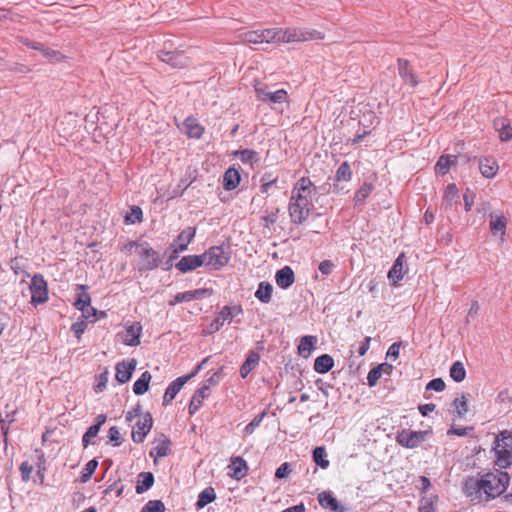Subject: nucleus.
Wrapping results in <instances>:
<instances>
[{
	"instance_id": "37998d69",
	"label": "nucleus",
	"mask_w": 512,
	"mask_h": 512,
	"mask_svg": "<svg viewBox=\"0 0 512 512\" xmlns=\"http://www.w3.org/2000/svg\"><path fill=\"white\" fill-rule=\"evenodd\" d=\"M258 362H259V355L256 353H251L240 368L241 377L246 378L248 376V374L256 367Z\"/></svg>"
},
{
	"instance_id": "4be33fe9",
	"label": "nucleus",
	"mask_w": 512,
	"mask_h": 512,
	"mask_svg": "<svg viewBox=\"0 0 512 512\" xmlns=\"http://www.w3.org/2000/svg\"><path fill=\"white\" fill-rule=\"evenodd\" d=\"M319 504L325 508L330 509L333 512H345L344 506L340 505L338 500L332 495L331 492L323 491L318 495Z\"/></svg>"
},
{
	"instance_id": "864d4df0",
	"label": "nucleus",
	"mask_w": 512,
	"mask_h": 512,
	"mask_svg": "<svg viewBox=\"0 0 512 512\" xmlns=\"http://www.w3.org/2000/svg\"><path fill=\"white\" fill-rule=\"evenodd\" d=\"M44 57H46L48 60L52 62H62L65 60V56L56 50L46 48L42 46V49L40 50Z\"/></svg>"
},
{
	"instance_id": "c9c22d12",
	"label": "nucleus",
	"mask_w": 512,
	"mask_h": 512,
	"mask_svg": "<svg viewBox=\"0 0 512 512\" xmlns=\"http://www.w3.org/2000/svg\"><path fill=\"white\" fill-rule=\"evenodd\" d=\"M317 343V338L315 336H304L301 338L300 344L298 345V353L303 357L310 356L312 350L314 349Z\"/></svg>"
},
{
	"instance_id": "f257e3e1",
	"label": "nucleus",
	"mask_w": 512,
	"mask_h": 512,
	"mask_svg": "<svg viewBox=\"0 0 512 512\" xmlns=\"http://www.w3.org/2000/svg\"><path fill=\"white\" fill-rule=\"evenodd\" d=\"M510 476L495 470L478 476L467 477L462 484L464 495L472 502H487L502 495L508 488Z\"/></svg>"
},
{
	"instance_id": "9b49d317",
	"label": "nucleus",
	"mask_w": 512,
	"mask_h": 512,
	"mask_svg": "<svg viewBox=\"0 0 512 512\" xmlns=\"http://www.w3.org/2000/svg\"><path fill=\"white\" fill-rule=\"evenodd\" d=\"M31 303L33 305L44 303L48 300L47 281L40 274H35L30 283Z\"/></svg>"
},
{
	"instance_id": "f03ea898",
	"label": "nucleus",
	"mask_w": 512,
	"mask_h": 512,
	"mask_svg": "<svg viewBox=\"0 0 512 512\" xmlns=\"http://www.w3.org/2000/svg\"><path fill=\"white\" fill-rule=\"evenodd\" d=\"M315 192L316 187L308 177H302L295 183L288 203L292 223L299 225L309 218Z\"/></svg>"
},
{
	"instance_id": "e2e57ef3",
	"label": "nucleus",
	"mask_w": 512,
	"mask_h": 512,
	"mask_svg": "<svg viewBox=\"0 0 512 512\" xmlns=\"http://www.w3.org/2000/svg\"><path fill=\"white\" fill-rule=\"evenodd\" d=\"M381 371L379 369V367H375L373 369H371L369 372H368V375H367V381H368V385L370 387H373L376 385L377 381L380 379L381 377Z\"/></svg>"
},
{
	"instance_id": "412c9836",
	"label": "nucleus",
	"mask_w": 512,
	"mask_h": 512,
	"mask_svg": "<svg viewBox=\"0 0 512 512\" xmlns=\"http://www.w3.org/2000/svg\"><path fill=\"white\" fill-rule=\"evenodd\" d=\"M398 70L399 75L403 79V81L412 87L418 85V78L416 74L413 72L410 63L405 59H398Z\"/></svg>"
},
{
	"instance_id": "bf43d9fd",
	"label": "nucleus",
	"mask_w": 512,
	"mask_h": 512,
	"mask_svg": "<svg viewBox=\"0 0 512 512\" xmlns=\"http://www.w3.org/2000/svg\"><path fill=\"white\" fill-rule=\"evenodd\" d=\"M109 379V372L105 369L102 373L97 377V383L94 387L96 393H101L106 389L107 383Z\"/></svg>"
},
{
	"instance_id": "20e7f679",
	"label": "nucleus",
	"mask_w": 512,
	"mask_h": 512,
	"mask_svg": "<svg viewBox=\"0 0 512 512\" xmlns=\"http://www.w3.org/2000/svg\"><path fill=\"white\" fill-rule=\"evenodd\" d=\"M495 465L506 469L512 465V435L501 433L495 441Z\"/></svg>"
},
{
	"instance_id": "774afa93",
	"label": "nucleus",
	"mask_w": 512,
	"mask_h": 512,
	"mask_svg": "<svg viewBox=\"0 0 512 512\" xmlns=\"http://www.w3.org/2000/svg\"><path fill=\"white\" fill-rule=\"evenodd\" d=\"M142 244L140 243H137L135 241H129L128 243H126L125 245H123V247L121 248V250L126 253L127 255H131L132 253H138V248L141 246Z\"/></svg>"
},
{
	"instance_id": "69168bd1",
	"label": "nucleus",
	"mask_w": 512,
	"mask_h": 512,
	"mask_svg": "<svg viewBox=\"0 0 512 512\" xmlns=\"http://www.w3.org/2000/svg\"><path fill=\"white\" fill-rule=\"evenodd\" d=\"M87 328V323L85 320H79L72 324L71 330L74 332L75 336L80 339L82 334L85 332Z\"/></svg>"
},
{
	"instance_id": "6ab92c4d",
	"label": "nucleus",
	"mask_w": 512,
	"mask_h": 512,
	"mask_svg": "<svg viewBox=\"0 0 512 512\" xmlns=\"http://www.w3.org/2000/svg\"><path fill=\"white\" fill-rule=\"evenodd\" d=\"M204 265V260L201 255H187L182 257L176 264V268L182 273L192 271Z\"/></svg>"
},
{
	"instance_id": "09e8293b",
	"label": "nucleus",
	"mask_w": 512,
	"mask_h": 512,
	"mask_svg": "<svg viewBox=\"0 0 512 512\" xmlns=\"http://www.w3.org/2000/svg\"><path fill=\"white\" fill-rule=\"evenodd\" d=\"M97 466H98V462L95 459H92L86 463L85 467L83 468V470L81 472V476H80L81 483H86L91 479Z\"/></svg>"
},
{
	"instance_id": "c03bdc74",
	"label": "nucleus",
	"mask_w": 512,
	"mask_h": 512,
	"mask_svg": "<svg viewBox=\"0 0 512 512\" xmlns=\"http://www.w3.org/2000/svg\"><path fill=\"white\" fill-rule=\"evenodd\" d=\"M450 377L455 382H462L466 378V370L461 361H456L452 364L450 371H449Z\"/></svg>"
},
{
	"instance_id": "7ed1b4c3",
	"label": "nucleus",
	"mask_w": 512,
	"mask_h": 512,
	"mask_svg": "<svg viewBox=\"0 0 512 512\" xmlns=\"http://www.w3.org/2000/svg\"><path fill=\"white\" fill-rule=\"evenodd\" d=\"M278 37L280 43L307 42L323 40L325 33L317 29L302 27L278 28Z\"/></svg>"
},
{
	"instance_id": "2f4dec72",
	"label": "nucleus",
	"mask_w": 512,
	"mask_h": 512,
	"mask_svg": "<svg viewBox=\"0 0 512 512\" xmlns=\"http://www.w3.org/2000/svg\"><path fill=\"white\" fill-rule=\"evenodd\" d=\"M457 160L458 158L455 155L440 156L435 165V172L441 175L447 174L449 172L450 167L457 163Z\"/></svg>"
},
{
	"instance_id": "de8ad7c7",
	"label": "nucleus",
	"mask_w": 512,
	"mask_h": 512,
	"mask_svg": "<svg viewBox=\"0 0 512 512\" xmlns=\"http://www.w3.org/2000/svg\"><path fill=\"white\" fill-rule=\"evenodd\" d=\"M236 156H239L240 160L243 163L253 164L254 162L259 161V155L256 151L251 149H244L235 152Z\"/></svg>"
},
{
	"instance_id": "680f3d73",
	"label": "nucleus",
	"mask_w": 512,
	"mask_h": 512,
	"mask_svg": "<svg viewBox=\"0 0 512 512\" xmlns=\"http://www.w3.org/2000/svg\"><path fill=\"white\" fill-rule=\"evenodd\" d=\"M292 471V468H291V465L287 462L281 464L277 469H276V472H275V477L277 479H284L286 477L289 476V474L291 473Z\"/></svg>"
},
{
	"instance_id": "f704fd0d",
	"label": "nucleus",
	"mask_w": 512,
	"mask_h": 512,
	"mask_svg": "<svg viewBox=\"0 0 512 512\" xmlns=\"http://www.w3.org/2000/svg\"><path fill=\"white\" fill-rule=\"evenodd\" d=\"M333 365V358L328 354H324L315 359L314 369L316 372L324 374L330 371Z\"/></svg>"
},
{
	"instance_id": "cd10ccee",
	"label": "nucleus",
	"mask_w": 512,
	"mask_h": 512,
	"mask_svg": "<svg viewBox=\"0 0 512 512\" xmlns=\"http://www.w3.org/2000/svg\"><path fill=\"white\" fill-rule=\"evenodd\" d=\"M207 388H199L193 394L190 404H189V414L196 413L199 408L202 406L203 401L210 396Z\"/></svg>"
},
{
	"instance_id": "a878e982",
	"label": "nucleus",
	"mask_w": 512,
	"mask_h": 512,
	"mask_svg": "<svg viewBox=\"0 0 512 512\" xmlns=\"http://www.w3.org/2000/svg\"><path fill=\"white\" fill-rule=\"evenodd\" d=\"M87 288L88 287L86 285L78 286V289L81 290V292L77 295L74 306L80 311H85V307H88V310H91L93 315H95L97 311L91 306V297L87 293Z\"/></svg>"
},
{
	"instance_id": "13d9d810",
	"label": "nucleus",
	"mask_w": 512,
	"mask_h": 512,
	"mask_svg": "<svg viewBox=\"0 0 512 512\" xmlns=\"http://www.w3.org/2000/svg\"><path fill=\"white\" fill-rule=\"evenodd\" d=\"M277 182V177H274L272 173H265L261 178V192L268 193L272 185Z\"/></svg>"
},
{
	"instance_id": "aec40b11",
	"label": "nucleus",
	"mask_w": 512,
	"mask_h": 512,
	"mask_svg": "<svg viewBox=\"0 0 512 512\" xmlns=\"http://www.w3.org/2000/svg\"><path fill=\"white\" fill-rule=\"evenodd\" d=\"M136 368V360L122 361L116 365V379L120 383H126L130 380L133 371Z\"/></svg>"
},
{
	"instance_id": "338daca9",
	"label": "nucleus",
	"mask_w": 512,
	"mask_h": 512,
	"mask_svg": "<svg viewBox=\"0 0 512 512\" xmlns=\"http://www.w3.org/2000/svg\"><path fill=\"white\" fill-rule=\"evenodd\" d=\"M473 427H458L456 425H452L448 433L457 435V436H467L470 435L471 432H473Z\"/></svg>"
},
{
	"instance_id": "c85d7f7f",
	"label": "nucleus",
	"mask_w": 512,
	"mask_h": 512,
	"mask_svg": "<svg viewBox=\"0 0 512 512\" xmlns=\"http://www.w3.org/2000/svg\"><path fill=\"white\" fill-rule=\"evenodd\" d=\"M494 127L499 132V138L503 142L512 139V126L505 118H497L494 120Z\"/></svg>"
},
{
	"instance_id": "603ef678",
	"label": "nucleus",
	"mask_w": 512,
	"mask_h": 512,
	"mask_svg": "<svg viewBox=\"0 0 512 512\" xmlns=\"http://www.w3.org/2000/svg\"><path fill=\"white\" fill-rule=\"evenodd\" d=\"M223 368H219L216 372L213 373L207 380L204 381L201 388H207L209 393H211L212 388L218 385L219 381L222 378Z\"/></svg>"
},
{
	"instance_id": "4c0bfd02",
	"label": "nucleus",
	"mask_w": 512,
	"mask_h": 512,
	"mask_svg": "<svg viewBox=\"0 0 512 512\" xmlns=\"http://www.w3.org/2000/svg\"><path fill=\"white\" fill-rule=\"evenodd\" d=\"M495 403L502 411H512V394L508 389L501 390L495 398Z\"/></svg>"
},
{
	"instance_id": "ddd939ff",
	"label": "nucleus",
	"mask_w": 512,
	"mask_h": 512,
	"mask_svg": "<svg viewBox=\"0 0 512 512\" xmlns=\"http://www.w3.org/2000/svg\"><path fill=\"white\" fill-rule=\"evenodd\" d=\"M428 431H412L409 429H403L398 432L396 441L400 445L406 448H415L420 443L425 441Z\"/></svg>"
},
{
	"instance_id": "393cba45",
	"label": "nucleus",
	"mask_w": 512,
	"mask_h": 512,
	"mask_svg": "<svg viewBox=\"0 0 512 512\" xmlns=\"http://www.w3.org/2000/svg\"><path fill=\"white\" fill-rule=\"evenodd\" d=\"M479 170L484 177L493 178L499 170V165L494 158L484 157L479 160Z\"/></svg>"
},
{
	"instance_id": "49530a36",
	"label": "nucleus",
	"mask_w": 512,
	"mask_h": 512,
	"mask_svg": "<svg viewBox=\"0 0 512 512\" xmlns=\"http://www.w3.org/2000/svg\"><path fill=\"white\" fill-rule=\"evenodd\" d=\"M106 418H103L101 421H99L98 423L90 426L88 428V430L86 431V433L83 435V438H82V443H83V446L84 447H87L93 438H95L102 426V424L105 422Z\"/></svg>"
},
{
	"instance_id": "bb28decb",
	"label": "nucleus",
	"mask_w": 512,
	"mask_h": 512,
	"mask_svg": "<svg viewBox=\"0 0 512 512\" xmlns=\"http://www.w3.org/2000/svg\"><path fill=\"white\" fill-rule=\"evenodd\" d=\"M229 468L231 470L230 476L237 480L245 477L248 469L246 462L241 457L232 458Z\"/></svg>"
},
{
	"instance_id": "4d7b16f0",
	"label": "nucleus",
	"mask_w": 512,
	"mask_h": 512,
	"mask_svg": "<svg viewBox=\"0 0 512 512\" xmlns=\"http://www.w3.org/2000/svg\"><path fill=\"white\" fill-rule=\"evenodd\" d=\"M278 213L279 208H276L274 210L265 211V214L261 217L262 221L264 222V226L266 228H270L272 225H274L278 220Z\"/></svg>"
},
{
	"instance_id": "ea45409f",
	"label": "nucleus",
	"mask_w": 512,
	"mask_h": 512,
	"mask_svg": "<svg viewBox=\"0 0 512 512\" xmlns=\"http://www.w3.org/2000/svg\"><path fill=\"white\" fill-rule=\"evenodd\" d=\"M151 378L152 376L148 371L143 372L140 378L133 384V392L136 395L144 394L149 388Z\"/></svg>"
},
{
	"instance_id": "473e14b6",
	"label": "nucleus",
	"mask_w": 512,
	"mask_h": 512,
	"mask_svg": "<svg viewBox=\"0 0 512 512\" xmlns=\"http://www.w3.org/2000/svg\"><path fill=\"white\" fill-rule=\"evenodd\" d=\"M154 484V475L151 472H142L138 475L135 487L137 494H142L150 489Z\"/></svg>"
},
{
	"instance_id": "7c9ffc66",
	"label": "nucleus",
	"mask_w": 512,
	"mask_h": 512,
	"mask_svg": "<svg viewBox=\"0 0 512 512\" xmlns=\"http://www.w3.org/2000/svg\"><path fill=\"white\" fill-rule=\"evenodd\" d=\"M459 198V191L454 183L448 184L443 195V207L450 210L454 203H457Z\"/></svg>"
},
{
	"instance_id": "4468645a",
	"label": "nucleus",
	"mask_w": 512,
	"mask_h": 512,
	"mask_svg": "<svg viewBox=\"0 0 512 512\" xmlns=\"http://www.w3.org/2000/svg\"><path fill=\"white\" fill-rule=\"evenodd\" d=\"M195 235V227H187L183 229L171 245L173 248V253L178 254L179 252L185 251L188 248V245L194 239Z\"/></svg>"
},
{
	"instance_id": "f8f14e48",
	"label": "nucleus",
	"mask_w": 512,
	"mask_h": 512,
	"mask_svg": "<svg viewBox=\"0 0 512 512\" xmlns=\"http://www.w3.org/2000/svg\"><path fill=\"white\" fill-rule=\"evenodd\" d=\"M242 313L243 309L240 304L224 306L220 310L214 321L210 324V332L218 331L225 324L226 321H231L233 318L241 315Z\"/></svg>"
},
{
	"instance_id": "0eeeda50",
	"label": "nucleus",
	"mask_w": 512,
	"mask_h": 512,
	"mask_svg": "<svg viewBox=\"0 0 512 512\" xmlns=\"http://www.w3.org/2000/svg\"><path fill=\"white\" fill-rule=\"evenodd\" d=\"M204 265L211 270H220L230 261V252L222 246H212L202 254Z\"/></svg>"
},
{
	"instance_id": "6e6d98bb",
	"label": "nucleus",
	"mask_w": 512,
	"mask_h": 512,
	"mask_svg": "<svg viewBox=\"0 0 512 512\" xmlns=\"http://www.w3.org/2000/svg\"><path fill=\"white\" fill-rule=\"evenodd\" d=\"M143 218L142 209L138 206H133L131 212L125 216V222L128 224H135L141 222Z\"/></svg>"
},
{
	"instance_id": "f3484780",
	"label": "nucleus",
	"mask_w": 512,
	"mask_h": 512,
	"mask_svg": "<svg viewBox=\"0 0 512 512\" xmlns=\"http://www.w3.org/2000/svg\"><path fill=\"white\" fill-rule=\"evenodd\" d=\"M212 294V291L206 288H200L193 291H186L182 293H177L173 300L170 301V305H175L181 302H190L195 299H201L205 296H209Z\"/></svg>"
},
{
	"instance_id": "1a4fd4ad",
	"label": "nucleus",
	"mask_w": 512,
	"mask_h": 512,
	"mask_svg": "<svg viewBox=\"0 0 512 512\" xmlns=\"http://www.w3.org/2000/svg\"><path fill=\"white\" fill-rule=\"evenodd\" d=\"M157 58L176 69H183L189 66L190 58L182 50H159L157 52Z\"/></svg>"
},
{
	"instance_id": "c756f323",
	"label": "nucleus",
	"mask_w": 512,
	"mask_h": 512,
	"mask_svg": "<svg viewBox=\"0 0 512 512\" xmlns=\"http://www.w3.org/2000/svg\"><path fill=\"white\" fill-rule=\"evenodd\" d=\"M241 176L237 169L229 168L223 177V186L226 190H234L240 184Z\"/></svg>"
},
{
	"instance_id": "052dcab7",
	"label": "nucleus",
	"mask_w": 512,
	"mask_h": 512,
	"mask_svg": "<svg viewBox=\"0 0 512 512\" xmlns=\"http://www.w3.org/2000/svg\"><path fill=\"white\" fill-rule=\"evenodd\" d=\"M21 18L20 14L13 12L10 9L0 7V21L10 20L13 22H19Z\"/></svg>"
},
{
	"instance_id": "5701e85b",
	"label": "nucleus",
	"mask_w": 512,
	"mask_h": 512,
	"mask_svg": "<svg viewBox=\"0 0 512 512\" xmlns=\"http://www.w3.org/2000/svg\"><path fill=\"white\" fill-rule=\"evenodd\" d=\"M276 284L282 288H289L295 281L294 271L290 266H284L276 272L275 275Z\"/></svg>"
},
{
	"instance_id": "72a5a7b5",
	"label": "nucleus",
	"mask_w": 512,
	"mask_h": 512,
	"mask_svg": "<svg viewBox=\"0 0 512 512\" xmlns=\"http://www.w3.org/2000/svg\"><path fill=\"white\" fill-rule=\"evenodd\" d=\"M507 219L504 215L490 216V230L493 234L500 233L503 236L506 232Z\"/></svg>"
},
{
	"instance_id": "39448f33",
	"label": "nucleus",
	"mask_w": 512,
	"mask_h": 512,
	"mask_svg": "<svg viewBox=\"0 0 512 512\" xmlns=\"http://www.w3.org/2000/svg\"><path fill=\"white\" fill-rule=\"evenodd\" d=\"M244 44H279L278 28L250 30L239 34Z\"/></svg>"
},
{
	"instance_id": "423d86ee",
	"label": "nucleus",
	"mask_w": 512,
	"mask_h": 512,
	"mask_svg": "<svg viewBox=\"0 0 512 512\" xmlns=\"http://www.w3.org/2000/svg\"><path fill=\"white\" fill-rule=\"evenodd\" d=\"M254 90L257 99L261 102H270L273 104L289 102V94L285 89H279L271 92L268 85L262 81H254Z\"/></svg>"
},
{
	"instance_id": "a19ab883",
	"label": "nucleus",
	"mask_w": 512,
	"mask_h": 512,
	"mask_svg": "<svg viewBox=\"0 0 512 512\" xmlns=\"http://www.w3.org/2000/svg\"><path fill=\"white\" fill-rule=\"evenodd\" d=\"M374 190L373 182H364L360 188L355 192L354 195V203L355 205L362 204L366 198L372 193Z\"/></svg>"
},
{
	"instance_id": "9d476101",
	"label": "nucleus",
	"mask_w": 512,
	"mask_h": 512,
	"mask_svg": "<svg viewBox=\"0 0 512 512\" xmlns=\"http://www.w3.org/2000/svg\"><path fill=\"white\" fill-rule=\"evenodd\" d=\"M137 255L140 257L139 271L153 270L159 266V255L148 243H143V245L138 248Z\"/></svg>"
},
{
	"instance_id": "8fccbe9b",
	"label": "nucleus",
	"mask_w": 512,
	"mask_h": 512,
	"mask_svg": "<svg viewBox=\"0 0 512 512\" xmlns=\"http://www.w3.org/2000/svg\"><path fill=\"white\" fill-rule=\"evenodd\" d=\"M325 456H326V451H325L324 447H316L313 450L314 462L323 469H325L329 466V461L325 458Z\"/></svg>"
},
{
	"instance_id": "a18cd8bd",
	"label": "nucleus",
	"mask_w": 512,
	"mask_h": 512,
	"mask_svg": "<svg viewBox=\"0 0 512 512\" xmlns=\"http://www.w3.org/2000/svg\"><path fill=\"white\" fill-rule=\"evenodd\" d=\"M455 412L461 416L469 412L468 397L465 394L457 396L453 401Z\"/></svg>"
},
{
	"instance_id": "a211bd4d",
	"label": "nucleus",
	"mask_w": 512,
	"mask_h": 512,
	"mask_svg": "<svg viewBox=\"0 0 512 512\" xmlns=\"http://www.w3.org/2000/svg\"><path fill=\"white\" fill-rule=\"evenodd\" d=\"M184 133L193 139H200L204 132L205 128L200 124L198 119L193 116L187 117L183 122Z\"/></svg>"
},
{
	"instance_id": "5fc2aeb1",
	"label": "nucleus",
	"mask_w": 512,
	"mask_h": 512,
	"mask_svg": "<svg viewBox=\"0 0 512 512\" xmlns=\"http://www.w3.org/2000/svg\"><path fill=\"white\" fill-rule=\"evenodd\" d=\"M141 512H165V505L160 500H150L142 507Z\"/></svg>"
},
{
	"instance_id": "0e129e2a",
	"label": "nucleus",
	"mask_w": 512,
	"mask_h": 512,
	"mask_svg": "<svg viewBox=\"0 0 512 512\" xmlns=\"http://www.w3.org/2000/svg\"><path fill=\"white\" fill-rule=\"evenodd\" d=\"M446 385L442 378L432 379L426 386L427 390H434L441 392L445 389Z\"/></svg>"
},
{
	"instance_id": "dca6fc26",
	"label": "nucleus",
	"mask_w": 512,
	"mask_h": 512,
	"mask_svg": "<svg viewBox=\"0 0 512 512\" xmlns=\"http://www.w3.org/2000/svg\"><path fill=\"white\" fill-rule=\"evenodd\" d=\"M408 272V267L405 261V254L401 253L395 260L392 268L388 272V278L396 285L403 279Z\"/></svg>"
},
{
	"instance_id": "e433bc0d",
	"label": "nucleus",
	"mask_w": 512,
	"mask_h": 512,
	"mask_svg": "<svg viewBox=\"0 0 512 512\" xmlns=\"http://www.w3.org/2000/svg\"><path fill=\"white\" fill-rule=\"evenodd\" d=\"M273 287L269 282L262 281L258 285L255 297L262 303H269L272 298Z\"/></svg>"
},
{
	"instance_id": "79ce46f5",
	"label": "nucleus",
	"mask_w": 512,
	"mask_h": 512,
	"mask_svg": "<svg viewBox=\"0 0 512 512\" xmlns=\"http://www.w3.org/2000/svg\"><path fill=\"white\" fill-rule=\"evenodd\" d=\"M216 499V493L213 487H207L203 491L200 492L198 496V500L196 502V508L202 509L209 503L213 502Z\"/></svg>"
},
{
	"instance_id": "2eb2a0df",
	"label": "nucleus",
	"mask_w": 512,
	"mask_h": 512,
	"mask_svg": "<svg viewBox=\"0 0 512 512\" xmlns=\"http://www.w3.org/2000/svg\"><path fill=\"white\" fill-rule=\"evenodd\" d=\"M142 334V326L139 322L128 325L125 330L119 334L122 342L128 346H138Z\"/></svg>"
},
{
	"instance_id": "b1692460",
	"label": "nucleus",
	"mask_w": 512,
	"mask_h": 512,
	"mask_svg": "<svg viewBox=\"0 0 512 512\" xmlns=\"http://www.w3.org/2000/svg\"><path fill=\"white\" fill-rule=\"evenodd\" d=\"M153 418H144L136 424V428L132 431V439L135 443L143 442L144 438L152 428Z\"/></svg>"
},
{
	"instance_id": "6e6552de",
	"label": "nucleus",
	"mask_w": 512,
	"mask_h": 512,
	"mask_svg": "<svg viewBox=\"0 0 512 512\" xmlns=\"http://www.w3.org/2000/svg\"><path fill=\"white\" fill-rule=\"evenodd\" d=\"M210 357H206L202 360L201 363H199L194 370L185 376H180L177 379H175L173 382L169 384L167 387L164 396H163V404L168 405L172 402V400L175 398V396L179 393V391L183 388V386L193 377H195L199 371L203 368V366L208 362Z\"/></svg>"
},
{
	"instance_id": "3c124183",
	"label": "nucleus",
	"mask_w": 512,
	"mask_h": 512,
	"mask_svg": "<svg viewBox=\"0 0 512 512\" xmlns=\"http://www.w3.org/2000/svg\"><path fill=\"white\" fill-rule=\"evenodd\" d=\"M352 178V171L348 162H343L337 169V181H350Z\"/></svg>"
},
{
	"instance_id": "58836bf2",
	"label": "nucleus",
	"mask_w": 512,
	"mask_h": 512,
	"mask_svg": "<svg viewBox=\"0 0 512 512\" xmlns=\"http://www.w3.org/2000/svg\"><path fill=\"white\" fill-rule=\"evenodd\" d=\"M438 504V496H423L419 501L418 512H436Z\"/></svg>"
}]
</instances>
